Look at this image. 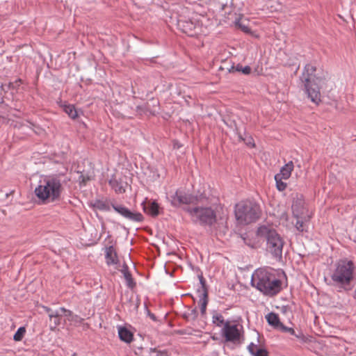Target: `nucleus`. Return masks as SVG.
Segmentation results:
<instances>
[{
    "instance_id": "nucleus-22",
    "label": "nucleus",
    "mask_w": 356,
    "mask_h": 356,
    "mask_svg": "<svg viewBox=\"0 0 356 356\" xmlns=\"http://www.w3.org/2000/svg\"><path fill=\"white\" fill-rule=\"evenodd\" d=\"M234 24L245 33H249L250 31L248 24H245L243 21H241V18H236L234 20Z\"/></svg>"
},
{
    "instance_id": "nucleus-33",
    "label": "nucleus",
    "mask_w": 356,
    "mask_h": 356,
    "mask_svg": "<svg viewBox=\"0 0 356 356\" xmlns=\"http://www.w3.org/2000/svg\"><path fill=\"white\" fill-rule=\"evenodd\" d=\"M54 327L58 326L60 324V317H58L57 318H54Z\"/></svg>"
},
{
    "instance_id": "nucleus-8",
    "label": "nucleus",
    "mask_w": 356,
    "mask_h": 356,
    "mask_svg": "<svg viewBox=\"0 0 356 356\" xmlns=\"http://www.w3.org/2000/svg\"><path fill=\"white\" fill-rule=\"evenodd\" d=\"M166 198L170 204L175 208L183 207L184 210L191 204L198 203V198L191 194L187 193L183 190L178 189L175 192L167 194Z\"/></svg>"
},
{
    "instance_id": "nucleus-14",
    "label": "nucleus",
    "mask_w": 356,
    "mask_h": 356,
    "mask_svg": "<svg viewBox=\"0 0 356 356\" xmlns=\"http://www.w3.org/2000/svg\"><path fill=\"white\" fill-rule=\"evenodd\" d=\"M294 168L293 163L292 161H289L284 166H282L280 170V172L276 174V176H278L281 178H283L284 180L288 179L291 175V172L293 171Z\"/></svg>"
},
{
    "instance_id": "nucleus-10",
    "label": "nucleus",
    "mask_w": 356,
    "mask_h": 356,
    "mask_svg": "<svg viewBox=\"0 0 356 356\" xmlns=\"http://www.w3.org/2000/svg\"><path fill=\"white\" fill-rule=\"evenodd\" d=\"M111 205L118 213L126 219L138 222L143 220V216L139 212H133L123 205L116 204L113 202H111Z\"/></svg>"
},
{
    "instance_id": "nucleus-4",
    "label": "nucleus",
    "mask_w": 356,
    "mask_h": 356,
    "mask_svg": "<svg viewBox=\"0 0 356 356\" xmlns=\"http://www.w3.org/2000/svg\"><path fill=\"white\" fill-rule=\"evenodd\" d=\"M355 266L347 259L339 260L334 265L330 277L334 286L346 289L354 278Z\"/></svg>"
},
{
    "instance_id": "nucleus-2",
    "label": "nucleus",
    "mask_w": 356,
    "mask_h": 356,
    "mask_svg": "<svg viewBox=\"0 0 356 356\" xmlns=\"http://www.w3.org/2000/svg\"><path fill=\"white\" fill-rule=\"evenodd\" d=\"M63 187L60 179L55 175L40 177L34 193L40 204H46L60 201Z\"/></svg>"
},
{
    "instance_id": "nucleus-25",
    "label": "nucleus",
    "mask_w": 356,
    "mask_h": 356,
    "mask_svg": "<svg viewBox=\"0 0 356 356\" xmlns=\"http://www.w3.org/2000/svg\"><path fill=\"white\" fill-rule=\"evenodd\" d=\"M274 178H275V180L277 189L279 191H284L286 189L287 185H286V183L283 181L284 179L281 178V177H280L278 176H276V175H275Z\"/></svg>"
},
{
    "instance_id": "nucleus-9",
    "label": "nucleus",
    "mask_w": 356,
    "mask_h": 356,
    "mask_svg": "<svg viewBox=\"0 0 356 356\" xmlns=\"http://www.w3.org/2000/svg\"><path fill=\"white\" fill-rule=\"evenodd\" d=\"M220 334L225 338V341L239 344L243 338V327L241 325L232 324L227 321L224 323Z\"/></svg>"
},
{
    "instance_id": "nucleus-38",
    "label": "nucleus",
    "mask_w": 356,
    "mask_h": 356,
    "mask_svg": "<svg viewBox=\"0 0 356 356\" xmlns=\"http://www.w3.org/2000/svg\"><path fill=\"white\" fill-rule=\"evenodd\" d=\"M196 312V310H193V313L195 314Z\"/></svg>"
},
{
    "instance_id": "nucleus-20",
    "label": "nucleus",
    "mask_w": 356,
    "mask_h": 356,
    "mask_svg": "<svg viewBox=\"0 0 356 356\" xmlns=\"http://www.w3.org/2000/svg\"><path fill=\"white\" fill-rule=\"evenodd\" d=\"M200 312L202 315H204L206 314L207 305V292L203 289L202 292L200 294Z\"/></svg>"
},
{
    "instance_id": "nucleus-18",
    "label": "nucleus",
    "mask_w": 356,
    "mask_h": 356,
    "mask_svg": "<svg viewBox=\"0 0 356 356\" xmlns=\"http://www.w3.org/2000/svg\"><path fill=\"white\" fill-rule=\"evenodd\" d=\"M61 106L63 107V111L72 119H75L78 116L77 111L76 110L75 106L74 105L63 103V104H61Z\"/></svg>"
},
{
    "instance_id": "nucleus-28",
    "label": "nucleus",
    "mask_w": 356,
    "mask_h": 356,
    "mask_svg": "<svg viewBox=\"0 0 356 356\" xmlns=\"http://www.w3.org/2000/svg\"><path fill=\"white\" fill-rule=\"evenodd\" d=\"M25 332H26V329L24 327H19L13 336V339L15 341H21L22 339V338L24 337Z\"/></svg>"
},
{
    "instance_id": "nucleus-34",
    "label": "nucleus",
    "mask_w": 356,
    "mask_h": 356,
    "mask_svg": "<svg viewBox=\"0 0 356 356\" xmlns=\"http://www.w3.org/2000/svg\"><path fill=\"white\" fill-rule=\"evenodd\" d=\"M117 193H122L124 192V189L122 186L114 188Z\"/></svg>"
},
{
    "instance_id": "nucleus-11",
    "label": "nucleus",
    "mask_w": 356,
    "mask_h": 356,
    "mask_svg": "<svg viewBox=\"0 0 356 356\" xmlns=\"http://www.w3.org/2000/svg\"><path fill=\"white\" fill-rule=\"evenodd\" d=\"M179 29L188 36L193 37L198 33L199 24L191 20H181L177 22Z\"/></svg>"
},
{
    "instance_id": "nucleus-26",
    "label": "nucleus",
    "mask_w": 356,
    "mask_h": 356,
    "mask_svg": "<svg viewBox=\"0 0 356 356\" xmlns=\"http://www.w3.org/2000/svg\"><path fill=\"white\" fill-rule=\"evenodd\" d=\"M295 227H296V229L299 232H302L304 231H307V221H304L298 217Z\"/></svg>"
},
{
    "instance_id": "nucleus-16",
    "label": "nucleus",
    "mask_w": 356,
    "mask_h": 356,
    "mask_svg": "<svg viewBox=\"0 0 356 356\" xmlns=\"http://www.w3.org/2000/svg\"><path fill=\"white\" fill-rule=\"evenodd\" d=\"M120 271L126 280L127 286L129 288L133 289L135 286L136 283L134 282L132 278V275L131 273L129 271V268L126 264H123Z\"/></svg>"
},
{
    "instance_id": "nucleus-35",
    "label": "nucleus",
    "mask_w": 356,
    "mask_h": 356,
    "mask_svg": "<svg viewBox=\"0 0 356 356\" xmlns=\"http://www.w3.org/2000/svg\"><path fill=\"white\" fill-rule=\"evenodd\" d=\"M200 280L201 284H202L203 283V278H202V277H200Z\"/></svg>"
},
{
    "instance_id": "nucleus-27",
    "label": "nucleus",
    "mask_w": 356,
    "mask_h": 356,
    "mask_svg": "<svg viewBox=\"0 0 356 356\" xmlns=\"http://www.w3.org/2000/svg\"><path fill=\"white\" fill-rule=\"evenodd\" d=\"M213 323L216 325L218 327L224 326V323L226 322L224 320V318L220 314H216L212 317Z\"/></svg>"
},
{
    "instance_id": "nucleus-36",
    "label": "nucleus",
    "mask_w": 356,
    "mask_h": 356,
    "mask_svg": "<svg viewBox=\"0 0 356 356\" xmlns=\"http://www.w3.org/2000/svg\"><path fill=\"white\" fill-rule=\"evenodd\" d=\"M150 350L152 352H155V349L150 348Z\"/></svg>"
},
{
    "instance_id": "nucleus-15",
    "label": "nucleus",
    "mask_w": 356,
    "mask_h": 356,
    "mask_svg": "<svg viewBox=\"0 0 356 356\" xmlns=\"http://www.w3.org/2000/svg\"><path fill=\"white\" fill-rule=\"evenodd\" d=\"M118 336L121 341L129 343L133 341V334L125 327H118Z\"/></svg>"
},
{
    "instance_id": "nucleus-24",
    "label": "nucleus",
    "mask_w": 356,
    "mask_h": 356,
    "mask_svg": "<svg viewBox=\"0 0 356 356\" xmlns=\"http://www.w3.org/2000/svg\"><path fill=\"white\" fill-rule=\"evenodd\" d=\"M235 69L237 72H241L243 74H249L251 72V68L248 65L243 67L241 65L238 64L236 67L232 66V69L229 70V72H232Z\"/></svg>"
},
{
    "instance_id": "nucleus-32",
    "label": "nucleus",
    "mask_w": 356,
    "mask_h": 356,
    "mask_svg": "<svg viewBox=\"0 0 356 356\" xmlns=\"http://www.w3.org/2000/svg\"><path fill=\"white\" fill-rule=\"evenodd\" d=\"M258 349L257 347V345H255L254 343H250L248 346V352L250 353V354L252 355V354H254V351Z\"/></svg>"
},
{
    "instance_id": "nucleus-31",
    "label": "nucleus",
    "mask_w": 356,
    "mask_h": 356,
    "mask_svg": "<svg viewBox=\"0 0 356 356\" xmlns=\"http://www.w3.org/2000/svg\"><path fill=\"white\" fill-rule=\"evenodd\" d=\"M60 311L61 313H64L67 318H71L74 315L72 311L66 309L65 307H60Z\"/></svg>"
},
{
    "instance_id": "nucleus-13",
    "label": "nucleus",
    "mask_w": 356,
    "mask_h": 356,
    "mask_svg": "<svg viewBox=\"0 0 356 356\" xmlns=\"http://www.w3.org/2000/svg\"><path fill=\"white\" fill-rule=\"evenodd\" d=\"M105 259L107 265H114L118 263V257L117 252L113 245L106 248Z\"/></svg>"
},
{
    "instance_id": "nucleus-12",
    "label": "nucleus",
    "mask_w": 356,
    "mask_h": 356,
    "mask_svg": "<svg viewBox=\"0 0 356 356\" xmlns=\"http://www.w3.org/2000/svg\"><path fill=\"white\" fill-rule=\"evenodd\" d=\"M141 205L144 212L152 217H156L160 213L161 208L156 201H143Z\"/></svg>"
},
{
    "instance_id": "nucleus-17",
    "label": "nucleus",
    "mask_w": 356,
    "mask_h": 356,
    "mask_svg": "<svg viewBox=\"0 0 356 356\" xmlns=\"http://www.w3.org/2000/svg\"><path fill=\"white\" fill-rule=\"evenodd\" d=\"M268 323L273 327L275 329L278 330L282 323L280 322L278 314L270 312L266 316Z\"/></svg>"
},
{
    "instance_id": "nucleus-37",
    "label": "nucleus",
    "mask_w": 356,
    "mask_h": 356,
    "mask_svg": "<svg viewBox=\"0 0 356 356\" xmlns=\"http://www.w3.org/2000/svg\"><path fill=\"white\" fill-rule=\"evenodd\" d=\"M110 184L112 185V186L114 188V185L112 183V181H110Z\"/></svg>"
},
{
    "instance_id": "nucleus-29",
    "label": "nucleus",
    "mask_w": 356,
    "mask_h": 356,
    "mask_svg": "<svg viewBox=\"0 0 356 356\" xmlns=\"http://www.w3.org/2000/svg\"><path fill=\"white\" fill-rule=\"evenodd\" d=\"M68 321L75 324H80L82 323L83 319L76 314H74L71 318H68Z\"/></svg>"
},
{
    "instance_id": "nucleus-21",
    "label": "nucleus",
    "mask_w": 356,
    "mask_h": 356,
    "mask_svg": "<svg viewBox=\"0 0 356 356\" xmlns=\"http://www.w3.org/2000/svg\"><path fill=\"white\" fill-rule=\"evenodd\" d=\"M278 330L282 331V332L289 333L291 335L295 336L298 339H303L304 336L300 331H299L297 333L292 327H286L284 325H283V323H282Z\"/></svg>"
},
{
    "instance_id": "nucleus-5",
    "label": "nucleus",
    "mask_w": 356,
    "mask_h": 356,
    "mask_svg": "<svg viewBox=\"0 0 356 356\" xmlns=\"http://www.w3.org/2000/svg\"><path fill=\"white\" fill-rule=\"evenodd\" d=\"M257 234L266 237V250L271 254L273 257L280 260L282 257L284 241L280 234L274 229H269L264 226L257 230Z\"/></svg>"
},
{
    "instance_id": "nucleus-19",
    "label": "nucleus",
    "mask_w": 356,
    "mask_h": 356,
    "mask_svg": "<svg viewBox=\"0 0 356 356\" xmlns=\"http://www.w3.org/2000/svg\"><path fill=\"white\" fill-rule=\"evenodd\" d=\"M92 205L95 209L100 211H108L110 210V204L107 200H96Z\"/></svg>"
},
{
    "instance_id": "nucleus-1",
    "label": "nucleus",
    "mask_w": 356,
    "mask_h": 356,
    "mask_svg": "<svg viewBox=\"0 0 356 356\" xmlns=\"http://www.w3.org/2000/svg\"><path fill=\"white\" fill-rule=\"evenodd\" d=\"M251 285L264 295L273 296L282 289V282L270 268H260L254 271Z\"/></svg>"
},
{
    "instance_id": "nucleus-30",
    "label": "nucleus",
    "mask_w": 356,
    "mask_h": 356,
    "mask_svg": "<svg viewBox=\"0 0 356 356\" xmlns=\"http://www.w3.org/2000/svg\"><path fill=\"white\" fill-rule=\"evenodd\" d=\"M252 356H268V352L264 348H258L257 349Z\"/></svg>"
},
{
    "instance_id": "nucleus-3",
    "label": "nucleus",
    "mask_w": 356,
    "mask_h": 356,
    "mask_svg": "<svg viewBox=\"0 0 356 356\" xmlns=\"http://www.w3.org/2000/svg\"><path fill=\"white\" fill-rule=\"evenodd\" d=\"M316 68L312 64H307L302 72L300 79L304 84L307 97L310 100L318 105L321 102L320 85L323 79L315 74Z\"/></svg>"
},
{
    "instance_id": "nucleus-23",
    "label": "nucleus",
    "mask_w": 356,
    "mask_h": 356,
    "mask_svg": "<svg viewBox=\"0 0 356 356\" xmlns=\"http://www.w3.org/2000/svg\"><path fill=\"white\" fill-rule=\"evenodd\" d=\"M43 308H44V311L48 313V316H49L50 320H51L52 318H57L58 317L61 316V312L60 311V308L55 311H53L51 308L47 307H44Z\"/></svg>"
},
{
    "instance_id": "nucleus-6",
    "label": "nucleus",
    "mask_w": 356,
    "mask_h": 356,
    "mask_svg": "<svg viewBox=\"0 0 356 356\" xmlns=\"http://www.w3.org/2000/svg\"><path fill=\"white\" fill-rule=\"evenodd\" d=\"M259 205L252 200L241 201L235 207V216L238 220L246 224L256 221L260 216Z\"/></svg>"
},
{
    "instance_id": "nucleus-7",
    "label": "nucleus",
    "mask_w": 356,
    "mask_h": 356,
    "mask_svg": "<svg viewBox=\"0 0 356 356\" xmlns=\"http://www.w3.org/2000/svg\"><path fill=\"white\" fill-rule=\"evenodd\" d=\"M191 220L202 226L211 227L216 221V215L213 209L209 207H188L185 209Z\"/></svg>"
}]
</instances>
